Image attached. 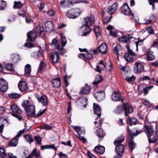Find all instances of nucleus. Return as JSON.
Here are the masks:
<instances>
[{
  "mask_svg": "<svg viewBox=\"0 0 158 158\" xmlns=\"http://www.w3.org/2000/svg\"><path fill=\"white\" fill-rule=\"evenodd\" d=\"M32 105L30 104L28 100L24 101L22 104V106L25 110L27 108H28L30 106Z\"/></svg>",
  "mask_w": 158,
  "mask_h": 158,
  "instance_id": "2f4dec72",
  "label": "nucleus"
},
{
  "mask_svg": "<svg viewBox=\"0 0 158 158\" xmlns=\"http://www.w3.org/2000/svg\"><path fill=\"white\" fill-rule=\"evenodd\" d=\"M86 27L85 28L84 30V34L82 35L84 36H86L91 31L90 28L89 27Z\"/></svg>",
  "mask_w": 158,
  "mask_h": 158,
  "instance_id": "603ef678",
  "label": "nucleus"
},
{
  "mask_svg": "<svg viewBox=\"0 0 158 158\" xmlns=\"http://www.w3.org/2000/svg\"><path fill=\"white\" fill-rule=\"evenodd\" d=\"M31 153L33 156L34 155L36 158H39L40 156V152H38L36 148L33 150Z\"/></svg>",
  "mask_w": 158,
  "mask_h": 158,
  "instance_id": "ea45409f",
  "label": "nucleus"
},
{
  "mask_svg": "<svg viewBox=\"0 0 158 158\" xmlns=\"http://www.w3.org/2000/svg\"><path fill=\"white\" fill-rule=\"evenodd\" d=\"M97 135L98 137L99 141H101L104 136L105 135L103 129L101 128H99L97 130Z\"/></svg>",
  "mask_w": 158,
  "mask_h": 158,
  "instance_id": "bb28decb",
  "label": "nucleus"
},
{
  "mask_svg": "<svg viewBox=\"0 0 158 158\" xmlns=\"http://www.w3.org/2000/svg\"><path fill=\"white\" fill-rule=\"evenodd\" d=\"M71 10H74L73 12V14L74 15L76 18L77 17L80 15L81 11L79 9L77 8H73Z\"/></svg>",
  "mask_w": 158,
  "mask_h": 158,
  "instance_id": "c03bdc74",
  "label": "nucleus"
},
{
  "mask_svg": "<svg viewBox=\"0 0 158 158\" xmlns=\"http://www.w3.org/2000/svg\"><path fill=\"white\" fill-rule=\"evenodd\" d=\"M94 31L96 37H98L100 35L101 32L99 26H95L94 29Z\"/></svg>",
  "mask_w": 158,
  "mask_h": 158,
  "instance_id": "a18cd8bd",
  "label": "nucleus"
},
{
  "mask_svg": "<svg viewBox=\"0 0 158 158\" xmlns=\"http://www.w3.org/2000/svg\"><path fill=\"white\" fill-rule=\"evenodd\" d=\"M133 137L132 136H130L129 144V148L131 151L133 150L135 146V144L133 140Z\"/></svg>",
  "mask_w": 158,
  "mask_h": 158,
  "instance_id": "72a5a7b5",
  "label": "nucleus"
},
{
  "mask_svg": "<svg viewBox=\"0 0 158 158\" xmlns=\"http://www.w3.org/2000/svg\"><path fill=\"white\" fill-rule=\"evenodd\" d=\"M122 101L123 103V106L121 105L118 106L115 110V112L117 114H120L121 113L123 109L125 112V115L126 116H127L128 114L133 112V108L128 104L127 105L125 103H124L123 99H122Z\"/></svg>",
  "mask_w": 158,
  "mask_h": 158,
  "instance_id": "f257e3e1",
  "label": "nucleus"
},
{
  "mask_svg": "<svg viewBox=\"0 0 158 158\" xmlns=\"http://www.w3.org/2000/svg\"><path fill=\"white\" fill-rule=\"evenodd\" d=\"M45 27L46 31L50 32L53 29V25L50 21H47L45 24Z\"/></svg>",
  "mask_w": 158,
  "mask_h": 158,
  "instance_id": "5701e85b",
  "label": "nucleus"
},
{
  "mask_svg": "<svg viewBox=\"0 0 158 158\" xmlns=\"http://www.w3.org/2000/svg\"><path fill=\"white\" fill-rule=\"evenodd\" d=\"M34 139L36 140V143L39 144H40L41 143V139L39 136H35Z\"/></svg>",
  "mask_w": 158,
  "mask_h": 158,
  "instance_id": "052dcab7",
  "label": "nucleus"
},
{
  "mask_svg": "<svg viewBox=\"0 0 158 158\" xmlns=\"http://www.w3.org/2000/svg\"><path fill=\"white\" fill-rule=\"evenodd\" d=\"M67 43V40L65 37L61 36V44L63 46H64Z\"/></svg>",
  "mask_w": 158,
  "mask_h": 158,
  "instance_id": "e2e57ef3",
  "label": "nucleus"
},
{
  "mask_svg": "<svg viewBox=\"0 0 158 158\" xmlns=\"http://www.w3.org/2000/svg\"><path fill=\"white\" fill-rule=\"evenodd\" d=\"M125 137L123 135H121L118 137L114 141V144L115 145L121 144L124 140Z\"/></svg>",
  "mask_w": 158,
  "mask_h": 158,
  "instance_id": "393cba45",
  "label": "nucleus"
},
{
  "mask_svg": "<svg viewBox=\"0 0 158 158\" xmlns=\"http://www.w3.org/2000/svg\"><path fill=\"white\" fill-rule=\"evenodd\" d=\"M31 71V66L30 64H27L25 68V74L28 76L30 74Z\"/></svg>",
  "mask_w": 158,
  "mask_h": 158,
  "instance_id": "c9c22d12",
  "label": "nucleus"
},
{
  "mask_svg": "<svg viewBox=\"0 0 158 158\" xmlns=\"http://www.w3.org/2000/svg\"><path fill=\"white\" fill-rule=\"evenodd\" d=\"M112 99L115 101H120L121 99V95L118 91H114L112 95Z\"/></svg>",
  "mask_w": 158,
  "mask_h": 158,
  "instance_id": "ddd939ff",
  "label": "nucleus"
},
{
  "mask_svg": "<svg viewBox=\"0 0 158 158\" xmlns=\"http://www.w3.org/2000/svg\"><path fill=\"white\" fill-rule=\"evenodd\" d=\"M94 20L91 17H86L84 18V26L85 27H89L92 24Z\"/></svg>",
  "mask_w": 158,
  "mask_h": 158,
  "instance_id": "b1692460",
  "label": "nucleus"
},
{
  "mask_svg": "<svg viewBox=\"0 0 158 158\" xmlns=\"http://www.w3.org/2000/svg\"><path fill=\"white\" fill-rule=\"evenodd\" d=\"M57 42L56 40V39H54L52 40V43L50 44V45L53 47H55L56 48V46L58 44H56Z\"/></svg>",
  "mask_w": 158,
  "mask_h": 158,
  "instance_id": "69168bd1",
  "label": "nucleus"
},
{
  "mask_svg": "<svg viewBox=\"0 0 158 158\" xmlns=\"http://www.w3.org/2000/svg\"><path fill=\"white\" fill-rule=\"evenodd\" d=\"M47 148H52L53 149H55V147L53 145H42L41 146V149L42 150H44L45 149Z\"/></svg>",
  "mask_w": 158,
  "mask_h": 158,
  "instance_id": "8fccbe9b",
  "label": "nucleus"
},
{
  "mask_svg": "<svg viewBox=\"0 0 158 158\" xmlns=\"http://www.w3.org/2000/svg\"><path fill=\"white\" fill-rule=\"evenodd\" d=\"M147 32L150 34H154V31L152 27H148L147 29Z\"/></svg>",
  "mask_w": 158,
  "mask_h": 158,
  "instance_id": "774afa93",
  "label": "nucleus"
},
{
  "mask_svg": "<svg viewBox=\"0 0 158 158\" xmlns=\"http://www.w3.org/2000/svg\"><path fill=\"white\" fill-rule=\"evenodd\" d=\"M74 129L79 135L84 134L85 133V130L84 128L80 127H79L75 126L74 127Z\"/></svg>",
  "mask_w": 158,
  "mask_h": 158,
  "instance_id": "7c9ffc66",
  "label": "nucleus"
},
{
  "mask_svg": "<svg viewBox=\"0 0 158 158\" xmlns=\"http://www.w3.org/2000/svg\"><path fill=\"white\" fill-rule=\"evenodd\" d=\"M93 108L94 113L98 116V117L96 119L97 120L101 116V109L98 104L94 103H93Z\"/></svg>",
  "mask_w": 158,
  "mask_h": 158,
  "instance_id": "f8f14e48",
  "label": "nucleus"
},
{
  "mask_svg": "<svg viewBox=\"0 0 158 158\" xmlns=\"http://www.w3.org/2000/svg\"><path fill=\"white\" fill-rule=\"evenodd\" d=\"M144 131L147 137H152L154 134V130L153 127L148 125H145L143 127Z\"/></svg>",
  "mask_w": 158,
  "mask_h": 158,
  "instance_id": "20e7f679",
  "label": "nucleus"
},
{
  "mask_svg": "<svg viewBox=\"0 0 158 158\" xmlns=\"http://www.w3.org/2000/svg\"><path fill=\"white\" fill-rule=\"evenodd\" d=\"M121 47L119 45L117 44L113 49V52L116 55H118V54H119L118 52L121 50Z\"/></svg>",
  "mask_w": 158,
  "mask_h": 158,
  "instance_id": "58836bf2",
  "label": "nucleus"
},
{
  "mask_svg": "<svg viewBox=\"0 0 158 158\" xmlns=\"http://www.w3.org/2000/svg\"><path fill=\"white\" fill-rule=\"evenodd\" d=\"M6 6V2L3 1H2L1 3L0 6V10H3L4 9Z\"/></svg>",
  "mask_w": 158,
  "mask_h": 158,
  "instance_id": "0e129e2a",
  "label": "nucleus"
},
{
  "mask_svg": "<svg viewBox=\"0 0 158 158\" xmlns=\"http://www.w3.org/2000/svg\"><path fill=\"white\" fill-rule=\"evenodd\" d=\"M93 56L92 54L89 52H86L85 53V58L88 60H90L92 58Z\"/></svg>",
  "mask_w": 158,
  "mask_h": 158,
  "instance_id": "338daca9",
  "label": "nucleus"
},
{
  "mask_svg": "<svg viewBox=\"0 0 158 158\" xmlns=\"http://www.w3.org/2000/svg\"><path fill=\"white\" fill-rule=\"evenodd\" d=\"M13 8L15 9H19L22 8L23 5L20 1H15Z\"/></svg>",
  "mask_w": 158,
  "mask_h": 158,
  "instance_id": "e433bc0d",
  "label": "nucleus"
},
{
  "mask_svg": "<svg viewBox=\"0 0 158 158\" xmlns=\"http://www.w3.org/2000/svg\"><path fill=\"white\" fill-rule=\"evenodd\" d=\"M59 59V55L57 52L56 51L52 52L51 55L50 60L53 64L56 63Z\"/></svg>",
  "mask_w": 158,
  "mask_h": 158,
  "instance_id": "1a4fd4ad",
  "label": "nucleus"
},
{
  "mask_svg": "<svg viewBox=\"0 0 158 158\" xmlns=\"http://www.w3.org/2000/svg\"><path fill=\"white\" fill-rule=\"evenodd\" d=\"M153 54V53L152 52H150L148 53L147 58L148 60H152L154 59L155 56Z\"/></svg>",
  "mask_w": 158,
  "mask_h": 158,
  "instance_id": "a19ab883",
  "label": "nucleus"
},
{
  "mask_svg": "<svg viewBox=\"0 0 158 158\" xmlns=\"http://www.w3.org/2000/svg\"><path fill=\"white\" fill-rule=\"evenodd\" d=\"M12 113V114L15 117L17 118L19 120L22 119V117L18 114H21L22 111L15 104H13L10 106Z\"/></svg>",
  "mask_w": 158,
  "mask_h": 158,
  "instance_id": "f03ea898",
  "label": "nucleus"
},
{
  "mask_svg": "<svg viewBox=\"0 0 158 158\" xmlns=\"http://www.w3.org/2000/svg\"><path fill=\"white\" fill-rule=\"evenodd\" d=\"M78 100L84 105H85L86 104L87 101V99L83 97L79 98L78 99Z\"/></svg>",
  "mask_w": 158,
  "mask_h": 158,
  "instance_id": "3c124183",
  "label": "nucleus"
},
{
  "mask_svg": "<svg viewBox=\"0 0 158 158\" xmlns=\"http://www.w3.org/2000/svg\"><path fill=\"white\" fill-rule=\"evenodd\" d=\"M39 102L41 103V104L44 106H46L48 104V100L46 96L44 95L40 97L36 96Z\"/></svg>",
  "mask_w": 158,
  "mask_h": 158,
  "instance_id": "9b49d317",
  "label": "nucleus"
},
{
  "mask_svg": "<svg viewBox=\"0 0 158 158\" xmlns=\"http://www.w3.org/2000/svg\"><path fill=\"white\" fill-rule=\"evenodd\" d=\"M8 83L6 81L3 79H0V90L4 92L8 89Z\"/></svg>",
  "mask_w": 158,
  "mask_h": 158,
  "instance_id": "6e6552de",
  "label": "nucleus"
},
{
  "mask_svg": "<svg viewBox=\"0 0 158 158\" xmlns=\"http://www.w3.org/2000/svg\"><path fill=\"white\" fill-rule=\"evenodd\" d=\"M115 152L117 154L123 155L124 151V147L123 145L120 144L115 145Z\"/></svg>",
  "mask_w": 158,
  "mask_h": 158,
  "instance_id": "f3484780",
  "label": "nucleus"
},
{
  "mask_svg": "<svg viewBox=\"0 0 158 158\" xmlns=\"http://www.w3.org/2000/svg\"><path fill=\"white\" fill-rule=\"evenodd\" d=\"M135 79V77L133 76L131 77L127 76L125 78L126 80L128 82H130L134 81Z\"/></svg>",
  "mask_w": 158,
  "mask_h": 158,
  "instance_id": "6e6d98bb",
  "label": "nucleus"
},
{
  "mask_svg": "<svg viewBox=\"0 0 158 158\" xmlns=\"http://www.w3.org/2000/svg\"><path fill=\"white\" fill-rule=\"evenodd\" d=\"M52 128V127L48 124H45L41 127V129L49 130L51 129Z\"/></svg>",
  "mask_w": 158,
  "mask_h": 158,
  "instance_id": "680f3d73",
  "label": "nucleus"
},
{
  "mask_svg": "<svg viewBox=\"0 0 158 158\" xmlns=\"http://www.w3.org/2000/svg\"><path fill=\"white\" fill-rule=\"evenodd\" d=\"M0 155L1 157L2 158H4L6 155L5 150L3 147L0 148Z\"/></svg>",
  "mask_w": 158,
  "mask_h": 158,
  "instance_id": "864d4df0",
  "label": "nucleus"
},
{
  "mask_svg": "<svg viewBox=\"0 0 158 158\" xmlns=\"http://www.w3.org/2000/svg\"><path fill=\"white\" fill-rule=\"evenodd\" d=\"M20 90L22 92H25L27 89V85L26 82L22 81H20L18 84Z\"/></svg>",
  "mask_w": 158,
  "mask_h": 158,
  "instance_id": "dca6fc26",
  "label": "nucleus"
},
{
  "mask_svg": "<svg viewBox=\"0 0 158 158\" xmlns=\"http://www.w3.org/2000/svg\"><path fill=\"white\" fill-rule=\"evenodd\" d=\"M98 48L99 51L101 53L103 54L106 53L107 47L105 43H102Z\"/></svg>",
  "mask_w": 158,
  "mask_h": 158,
  "instance_id": "4be33fe9",
  "label": "nucleus"
},
{
  "mask_svg": "<svg viewBox=\"0 0 158 158\" xmlns=\"http://www.w3.org/2000/svg\"><path fill=\"white\" fill-rule=\"evenodd\" d=\"M105 151L104 147L100 145L95 147L94 149V152L100 154H103L105 152Z\"/></svg>",
  "mask_w": 158,
  "mask_h": 158,
  "instance_id": "412c9836",
  "label": "nucleus"
},
{
  "mask_svg": "<svg viewBox=\"0 0 158 158\" xmlns=\"http://www.w3.org/2000/svg\"><path fill=\"white\" fill-rule=\"evenodd\" d=\"M46 109H44L43 110H40L39 111V112L36 114H35L34 117H38L42 115L45 112Z\"/></svg>",
  "mask_w": 158,
  "mask_h": 158,
  "instance_id": "13d9d810",
  "label": "nucleus"
},
{
  "mask_svg": "<svg viewBox=\"0 0 158 158\" xmlns=\"http://www.w3.org/2000/svg\"><path fill=\"white\" fill-rule=\"evenodd\" d=\"M24 138L26 139V141L29 143H31L33 141L32 137L28 135H26L24 136Z\"/></svg>",
  "mask_w": 158,
  "mask_h": 158,
  "instance_id": "09e8293b",
  "label": "nucleus"
},
{
  "mask_svg": "<svg viewBox=\"0 0 158 158\" xmlns=\"http://www.w3.org/2000/svg\"><path fill=\"white\" fill-rule=\"evenodd\" d=\"M111 35L113 37H116L117 36V32L114 29H112L110 31Z\"/></svg>",
  "mask_w": 158,
  "mask_h": 158,
  "instance_id": "4d7b16f0",
  "label": "nucleus"
},
{
  "mask_svg": "<svg viewBox=\"0 0 158 158\" xmlns=\"http://www.w3.org/2000/svg\"><path fill=\"white\" fill-rule=\"evenodd\" d=\"M45 69V66L44 65V62L41 61L40 64V65L39 66L37 73H41Z\"/></svg>",
  "mask_w": 158,
  "mask_h": 158,
  "instance_id": "f704fd0d",
  "label": "nucleus"
},
{
  "mask_svg": "<svg viewBox=\"0 0 158 158\" xmlns=\"http://www.w3.org/2000/svg\"><path fill=\"white\" fill-rule=\"evenodd\" d=\"M118 8V5L116 2H115L107 8V12L110 15H112L116 12Z\"/></svg>",
  "mask_w": 158,
  "mask_h": 158,
  "instance_id": "9d476101",
  "label": "nucleus"
},
{
  "mask_svg": "<svg viewBox=\"0 0 158 158\" xmlns=\"http://www.w3.org/2000/svg\"><path fill=\"white\" fill-rule=\"evenodd\" d=\"M132 38V37L131 35L127 34L118 38V39L119 41L122 43H125L129 41Z\"/></svg>",
  "mask_w": 158,
  "mask_h": 158,
  "instance_id": "4468645a",
  "label": "nucleus"
},
{
  "mask_svg": "<svg viewBox=\"0 0 158 158\" xmlns=\"http://www.w3.org/2000/svg\"><path fill=\"white\" fill-rule=\"evenodd\" d=\"M12 57L13 62L14 63H16L19 60V56L18 55L13 54L12 55Z\"/></svg>",
  "mask_w": 158,
  "mask_h": 158,
  "instance_id": "79ce46f5",
  "label": "nucleus"
},
{
  "mask_svg": "<svg viewBox=\"0 0 158 158\" xmlns=\"http://www.w3.org/2000/svg\"><path fill=\"white\" fill-rule=\"evenodd\" d=\"M60 81V78H57L52 80L51 83L54 87L58 88L61 85Z\"/></svg>",
  "mask_w": 158,
  "mask_h": 158,
  "instance_id": "aec40b11",
  "label": "nucleus"
},
{
  "mask_svg": "<svg viewBox=\"0 0 158 158\" xmlns=\"http://www.w3.org/2000/svg\"><path fill=\"white\" fill-rule=\"evenodd\" d=\"M27 115L30 117H34L35 114V107L33 105L30 106L28 108H27L25 110Z\"/></svg>",
  "mask_w": 158,
  "mask_h": 158,
  "instance_id": "423d86ee",
  "label": "nucleus"
},
{
  "mask_svg": "<svg viewBox=\"0 0 158 158\" xmlns=\"http://www.w3.org/2000/svg\"><path fill=\"white\" fill-rule=\"evenodd\" d=\"M148 137V138L149 142L150 143H154L156 142L157 141V139L155 136H153L152 137Z\"/></svg>",
  "mask_w": 158,
  "mask_h": 158,
  "instance_id": "5fc2aeb1",
  "label": "nucleus"
},
{
  "mask_svg": "<svg viewBox=\"0 0 158 158\" xmlns=\"http://www.w3.org/2000/svg\"><path fill=\"white\" fill-rule=\"evenodd\" d=\"M95 98L98 101L103 99L105 96L104 91L102 90H100L95 92L94 94Z\"/></svg>",
  "mask_w": 158,
  "mask_h": 158,
  "instance_id": "0eeeda50",
  "label": "nucleus"
},
{
  "mask_svg": "<svg viewBox=\"0 0 158 158\" xmlns=\"http://www.w3.org/2000/svg\"><path fill=\"white\" fill-rule=\"evenodd\" d=\"M127 47L128 50V52L125 54L124 58L127 62L132 63L134 61L133 56H135V54L132 50L129 49L127 46Z\"/></svg>",
  "mask_w": 158,
  "mask_h": 158,
  "instance_id": "7ed1b4c3",
  "label": "nucleus"
},
{
  "mask_svg": "<svg viewBox=\"0 0 158 158\" xmlns=\"http://www.w3.org/2000/svg\"><path fill=\"white\" fill-rule=\"evenodd\" d=\"M18 139L15 137L12 141H10L9 143V145L10 146L16 147L17 146L18 142Z\"/></svg>",
  "mask_w": 158,
  "mask_h": 158,
  "instance_id": "4c0bfd02",
  "label": "nucleus"
},
{
  "mask_svg": "<svg viewBox=\"0 0 158 158\" xmlns=\"http://www.w3.org/2000/svg\"><path fill=\"white\" fill-rule=\"evenodd\" d=\"M28 40L31 41L34 40L37 36V33L35 31L28 32L27 33Z\"/></svg>",
  "mask_w": 158,
  "mask_h": 158,
  "instance_id": "a211bd4d",
  "label": "nucleus"
},
{
  "mask_svg": "<svg viewBox=\"0 0 158 158\" xmlns=\"http://www.w3.org/2000/svg\"><path fill=\"white\" fill-rule=\"evenodd\" d=\"M150 5L152 6V9L154 8V4L155 3L158 2V0H148Z\"/></svg>",
  "mask_w": 158,
  "mask_h": 158,
  "instance_id": "bf43d9fd",
  "label": "nucleus"
},
{
  "mask_svg": "<svg viewBox=\"0 0 158 158\" xmlns=\"http://www.w3.org/2000/svg\"><path fill=\"white\" fill-rule=\"evenodd\" d=\"M60 6L64 7L72 4V0H62L60 1Z\"/></svg>",
  "mask_w": 158,
  "mask_h": 158,
  "instance_id": "a878e982",
  "label": "nucleus"
},
{
  "mask_svg": "<svg viewBox=\"0 0 158 158\" xmlns=\"http://www.w3.org/2000/svg\"><path fill=\"white\" fill-rule=\"evenodd\" d=\"M74 10H70L68 11L67 13H66V16H67L70 18H73V19H75L76 17L73 14V12Z\"/></svg>",
  "mask_w": 158,
  "mask_h": 158,
  "instance_id": "37998d69",
  "label": "nucleus"
},
{
  "mask_svg": "<svg viewBox=\"0 0 158 158\" xmlns=\"http://www.w3.org/2000/svg\"><path fill=\"white\" fill-rule=\"evenodd\" d=\"M91 89V88L90 86L85 85V87L82 88L79 93L80 95L88 94L90 92Z\"/></svg>",
  "mask_w": 158,
  "mask_h": 158,
  "instance_id": "2eb2a0df",
  "label": "nucleus"
},
{
  "mask_svg": "<svg viewBox=\"0 0 158 158\" xmlns=\"http://www.w3.org/2000/svg\"><path fill=\"white\" fill-rule=\"evenodd\" d=\"M8 96L9 98H12L17 99L20 97V95L19 94L15 93H12L9 94Z\"/></svg>",
  "mask_w": 158,
  "mask_h": 158,
  "instance_id": "de8ad7c7",
  "label": "nucleus"
},
{
  "mask_svg": "<svg viewBox=\"0 0 158 158\" xmlns=\"http://www.w3.org/2000/svg\"><path fill=\"white\" fill-rule=\"evenodd\" d=\"M56 48L58 49V51L61 55H63L66 52L65 49L61 47L59 44H57L56 46Z\"/></svg>",
  "mask_w": 158,
  "mask_h": 158,
  "instance_id": "473e14b6",
  "label": "nucleus"
},
{
  "mask_svg": "<svg viewBox=\"0 0 158 158\" xmlns=\"http://www.w3.org/2000/svg\"><path fill=\"white\" fill-rule=\"evenodd\" d=\"M121 10L124 14L127 15H131L132 17H134V15L131 13V9L126 3L124 4L121 6Z\"/></svg>",
  "mask_w": 158,
  "mask_h": 158,
  "instance_id": "39448f33",
  "label": "nucleus"
},
{
  "mask_svg": "<svg viewBox=\"0 0 158 158\" xmlns=\"http://www.w3.org/2000/svg\"><path fill=\"white\" fill-rule=\"evenodd\" d=\"M134 68L136 70V73H141L143 71V66L140 63L138 62L135 63Z\"/></svg>",
  "mask_w": 158,
  "mask_h": 158,
  "instance_id": "6ab92c4d",
  "label": "nucleus"
},
{
  "mask_svg": "<svg viewBox=\"0 0 158 158\" xmlns=\"http://www.w3.org/2000/svg\"><path fill=\"white\" fill-rule=\"evenodd\" d=\"M35 31L36 32L37 34H38L40 35H43L44 33V28L43 26H37L35 27Z\"/></svg>",
  "mask_w": 158,
  "mask_h": 158,
  "instance_id": "c85d7f7f",
  "label": "nucleus"
},
{
  "mask_svg": "<svg viewBox=\"0 0 158 158\" xmlns=\"http://www.w3.org/2000/svg\"><path fill=\"white\" fill-rule=\"evenodd\" d=\"M103 80V78L101 76L99 75H97L96 76L95 81L93 82V84L94 85H97L101 82Z\"/></svg>",
  "mask_w": 158,
  "mask_h": 158,
  "instance_id": "c756f323",
  "label": "nucleus"
},
{
  "mask_svg": "<svg viewBox=\"0 0 158 158\" xmlns=\"http://www.w3.org/2000/svg\"><path fill=\"white\" fill-rule=\"evenodd\" d=\"M5 64L6 69L9 71H13L14 70V68L12 64L8 63Z\"/></svg>",
  "mask_w": 158,
  "mask_h": 158,
  "instance_id": "49530a36",
  "label": "nucleus"
},
{
  "mask_svg": "<svg viewBox=\"0 0 158 158\" xmlns=\"http://www.w3.org/2000/svg\"><path fill=\"white\" fill-rule=\"evenodd\" d=\"M127 119H129V124L130 125H135L139 123V121L135 117H132L130 118L129 116H127Z\"/></svg>",
  "mask_w": 158,
  "mask_h": 158,
  "instance_id": "cd10ccee",
  "label": "nucleus"
}]
</instances>
